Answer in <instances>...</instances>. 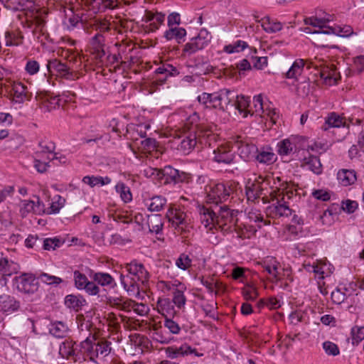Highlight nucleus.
<instances>
[{
	"label": "nucleus",
	"instance_id": "f257e3e1",
	"mask_svg": "<svg viewBox=\"0 0 364 364\" xmlns=\"http://www.w3.org/2000/svg\"><path fill=\"white\" fill-rule=\"evenodd\" d=\"M127 274H121L120 281L129 296L139 295L140 287L148 282L149 274L143 264L133 260L125 266Z\"/></svg>",
	"mask_w": 364,
	"mask_h": 364
},
{
	"label": "nucleus",
	"instance_id": "f03ea898",
	"mask_svg": "<svg viewBox=\"0 0 364 364\" xmlns=\"http://www.w3.org/2000/svg\"><path fill=\"white\" fill-rule=\"evenodd\" d=\"M91 334L89 333V336L79 343L80 351L82 353V360L97 363L98 360H103L110 354L112 343L103 338H97Z\"/></svg>",
	"mask_w": 364,
	"mask_h": 364
},
{
	"label": "nucleus",
	"instance_id": "7ed1b4c3",
	"mask_svg": "<svg viewBox=\"0 0 364 364\" xmlns=\"http://www.w3.org/2000/svg\"><path fill=\"white\" fill-rule=\"evenodd\" d=\"M198 117L196 112L190 114L183 123V154H188L197 144L196 130Z\"/></svg>",
	"mask_w": 364,
	"mask_h": 364
},
{
	"label": "nucleus",
	"instance_id": "20e7f679",
	"mask_svg": "<svg viewBox=\"0 0 364 364\" xmlns=\"http://www.w3.org/2000/svg\"><path fill=\"white\" fill-rule=\"evenodd\" d=\"M13 282L17 290L23 294H31L38 289L37 278L32 273H22L15 277Z\"/></svg>",
	"mask_w": 364,
	"mask_h": 364
},
{
	"label": "nucleus",
	"instance_id": "39448f33",
	"mask_svg": "<svg viewBox=\"0 0 364 364\" xmlns=\"http://www.w3.org/2000/svg\"><path fill=\"white\" fill-rule=\"evenodd\" d=\"M237 210H230L226 205L220 207L216 213V225L223 231L230 230L231 227L237 223Z\"/></svg>",
	"mask_w": 364,
	"mask_h": 364
},
{
	"label": "nucleus",
	"instance_id": "423d86ee",
	"mask_svg": "<svg viewBox=\"0 0 364 364\" xmlns=\"http://www.w3.org/2000/svg\"><path fill=\"white\" fill-rule=\"evenodd\" d=\"M158 287L162 291L173 295V303L181 309L182 306V284L181 282L174 279L171 281H161L158 282Z\"/></svg>",
	"mask_w": 364,
	"mask_h": 364
},
{
	"label": "nucleus",
	"instance_id": "0eeeda50",
	"mask_svg": "<svg viewBox=\"0 0 364 364\" xmlns=\"http://www.w3.org/2000/svg\"><path fill=\"white\" fill-rule=\"evenodd\" d=\"M80 346L73 340H65L59 347V354L63 358L71 360L74 362L82 360V353L80 351Z\"/></svg>",
	"mask_w": 364,
	"mask_h": 364
},
{
	"label": "nucleus",
	"instance_id": "6e6552de",
	"mask_svg": "<svg viewBox=\"0 0 364 364\" xmlns=\"http://www.w3.org/2000/svg\"><path fill=\"white\" fill-rule=\"evenodd\" d=\"M230 188L223 183H218L209 188L207 193V203L217 205L220 203L226 201L230 196Z\"/></svg>",
	"mask_w": 364,
	"mask_h": 364
},
{
	"label": "nucleus",
	"instance_id": "1a4fd4ad",
	"mask_svg": "<svg viewBox=\"0 0 364 364\" xmlns=\"http://www.w3.org/2000/svg\"><path fill=\"white\" fill-rule=\"evenodd\" d=\"M46 67L49 73L55 72L58 77L67 80H73L75 77L70 65H68L67 63H62L57 59L48 60Z\"/></svg>",
	"mask_w": 364,
	"mask_h": 364
},
{
	"label": "nucleus",
	"instance_id": "9d476101",
	"mask_svg": "<svg viewBox=\"0 0 364 364\" xmlns=\"http://www.w3.org/2000/svg\"><path fill=\"white\" fill-rule=\"evenodd\" d=\"M210 34L205 29H201L197 36L191 38L183 48V53L191 54L196 51L203 49L210 41Z\"/></svg>",
	"mask_w": 364,
	"mask_h": 364
},
{
	"label": "nucleus",
	"instance_id": "9b49d317",
	"mask_svg": "<svg viewBox=\"0 0 364 364\" xmlns=\"http://www.w3.org/2000/svg\"><path fill=\"white\" fill-rule=\"evenodd\" d=\"M11 89L9 91L14 102L22 104L26 101L31 100L32 92L27 86L21 82H12Z\"/></svg>",
	"mask_w": 364,
	"mask_h": 364
},
{
	"label": "nucleus",
	"instance_id": "f8f14e48",
	"mask_svg": "<svg viewBox=\"0 0 364 364\" xmlns=\"http://www.w3.org/2000/svg\"><path fill=\"white\" fill-rule=\"evenodd\" d=\"M4 6L12 11H24L31 14L37 12L38 9L33 0H1Z\"/></svg>",
	"mask_w": 364,
	"mask_h": 364
},
{
	"label": "nucleus",
	"instance_id": "ddd939ff",
	"mask_svg": "<svg viewBox=\"0 0 364 364\" xmlns=\"http://www.w3.org/2000/svg\"><path fill=\"white\" fill-rule=\"evenodd\" d=\"M20 213L22 217H26L28 213H33L36 215H42L46 213L45 205L39 198L37 201L33 200H23L21 201Z\"/></svg>",
	"mask_w": 364,
	"mask_h": 364
},
{
	"label": "nucleus",
	"instance_id": "4468645a",
	"mask_svg": "<svg viewBox=\"0 0 364 364\" xmlns=\"http://www.w3.org/2000/svg\"><path fill=\"white\" fill-rule=\"evenodd\" d=\"M20 308V301L14 296L3 294L0 295V311L4 314H12Z\"/></svg>",
	"mask_w": 364,
	"mask_h": 364
},
{
	"label": "nucleus",
	"instance_id": "2eb2a0df",
	"mask_svg": "<svg viewBox=\"0 0 364 364\" xmlns=\"http://www.w3.org/2000/svg\"><path fill=\"white\" fill-rule=\"evenodd\" d=\"M20 269L18 263L3 255L0 256V276L4 279L17 274Z\"/></svg>",
	"mask_w": 364,
	"mask_h": 364
},
{
	"label": "nucleus",
	"instance_id": "dca6fc26",
	"mask_svg": "<svg viewBox=\"0 0 364 364\" xmlns=\"http://www.w3.org/2000/svg\"><path fill=\"white\" fill-rule=\"evenodd\" d=\"M90 277L98 286L100 285L109 289H114L117 287L114 279L109 273L102 272H95L90 270Z\"/></svg>",
	"mask_w": 364,
	"mask_h": 364
},
{
	"label": "nucleus",
	"instance_id": "f3484780",
	"mask_svg": "<svg viewBox=\"0 0 364 364\" xmlns=\"http://www.w3.org/2000/svg\"><path fill=\"white\" fill-rule=\"evenodd\" d=\"M60 99L58 95L53 96L46 93L40 96L41 108L43 112H51L60 107Z\"/></svg>",
	"mask_w": 364,
	"mask_h": 364
},
{
	"label": "nucleus",
	"instance_id": "a211bd4d",
	"mask_svg": "<svg viewBox=\"0 0 364 364\" xmlns=\"http://www.w3.org/2000/svg\"><path fill=\"white\" fill-rule=\"evenodd\" d=\"M166 218L171 224V226L178 230V233H181L182 212L181 209L174 205L171 206L166 213Z\"/></svg>",
	"mask_w": 364,
	"mask_h": 364
},
{
	"label": "nucleus",
	"instance_id": "6ab92c4d",
	"mask_svg": "<svg viewBox=\"0 0 364 364\" xmlns=\"http://www.w3.org/2000/svg\"><path fill=\"white\" fill-rule=\"evenodd\" d=\"M145 21L149 22V31H155L159 29L165 21V14L161 12L147 11L145 15Z\"/></svg>",
	"mask_w": 364,
	"mask_h": 364
},
{
	"label": "nucleus",
	"instance_id": "aec40b11",
	"mask_svg": "<svg viewBox=\"0 0 364 364\" xmlns=\"http://www.w3.org/2000/svg\"><path fill=\"white\" fill-rule=\"evenodd\" d=\"M218 105L219 108L225 110L227 109L228 106L232 107L234 99L236 97V95L234 91L223 89L218 92Z\"/></svg>",
	"mask_w": 364,
	"mask_h": 364
},
{
	"label": "nucleus",
	"instance_id": "412c9836",
	"mask_svg": "<svg viewBox=\"0 0 364 364\" xmlns=\"http://www.w3.org/2000/svg\"><path fill=\"white\" fill-rule=\"evenodd\" d=\"M256 160L264 164H272L277 160V156L271 147H262L257 150Z\"/></svg>",
	"mask_w": 364,
	"mask_h": 364
},
{
	"label": "nucleus",
	"instance_id": "4be33fe9",
	"mask_svg": "<svg viewBox=\"0 0 364 364\" xmlns=\"http://www.w3.org/2000/svg\"><path fill=\"white\" fill-rule=\"evenodd\" d=\"M133 48L129 45H122L119 46L118 55L120 58V65L124 68H130L134 63V57L131 53Z\"/></svg>",
	"mask_w": 364,
	"mask_h": 364
},
{
	"label": "nucleus",
	"instance_id": "5701e85b",
	"mask_svg": "<svg viewBox=\"0 0 364 364\" xmlns=\"http://www.w3.org/2000/svg\"><path fill=\"white\" fill-rule=\"evenodd\" d=\"M86 304V300L81 295L68 294L65 298V305L70 309L78 312Z\"/></svg>",
	"mask_w": 364,
	"mask_h": 364
},
{
	"label": "nucleus",
	"instance_id": "b1692460",
	"mask_svg": "<svg viewBox=\"0 0 364 364\" xmlns=\"http://www.w3.org/2000/svg\"><path fill=\"white\" fill-rule=\"evenodd\" d=\"M214 161L218 163L230 164L233 161L234 154L225 146H220L214 151Z\"/></svg>",
	"mask_w": 364,
	"mask_h": 364
},
{
	"label": "nucleus",
	"instance_id": "393cba45",
	"mask_svg": "<svg viewBox=\"0 0 364 364\" xmlns=\"http://www.w3.org/2000/svg\"><path fill=\"white\" fill-rule=\"evenodd\" d=\"M107 303L110 306L125 312L132 310V301L126 300L122 297H109L107 299Z\"/></svg>",
	"mask_w": 364,
	"mask_h": 364
},
{
	"label": "nucleus",
	"instance_id": "a878e982",
	"mask_svg": "<svg viewBox=\"0 0 364 364\" xmlns=\"http://www.w3.org/2000/svg\"><path fill=\"white\" fill-rule=\"evenodd\" d=\"M164 184L176 183L181 181L180 171L171 166H166L163 168Z\"/></svg>",
	"mask_w": 364,
	"mask_h": 364
},
{
	"label": "nucleus",
	"instance_id": "bb28decb",
	"mask_svg": "<svg viewBox=\"0 0 364 364\" xmlns=\"http://www.w3.org/2000/svg\"><path fill=\"white\" fill-rule=\"evenodd\" d=\"M272 200H276L277 202L274 205V210L277 215L279 217H288L291 215L292 210L289 207L287 203L284 201V197L282 196L281 198H272Z\"/></svg>",
	"mask_w": 364,
	"mask_h": 364
},
{
	"label": "nucleus",
	"instance_id": "cd10ccee",
	"mask_svg": "<svg viewBox=\"0 0 364 364\" xmlns=\"http://www.w3.org/2000/svg\"><path fill=\"white\" fill-rule=\"evenodd\" d=\"M337 178L342 186H348L356 181V174L354 170L343 169L338 172Z\"/></svg>",
	"mask_w": 364,
	"mask_h": 364
},
{
	"label": "nucleus",
	"instance_id": "c85d7f7f",
	"mask_svg": "<svg viewBox=\"0 0 364 364\" xmlns=\"http://www.w3.org/2000/svg\"><path fill=\"white\" fill-rule=\"evenodd\" d=\"M39 151L35 152L36 157H43V154H48L54 155L55 144L51 140L48 139H43L38 142Z\"/></svg>",
	"mask_w": 364,
	"mask_h": 364
},
{
	"label": "nucleus",
	"instance_id": "c756f323",
	"mask_svg": "<svg viewBox=\"0 0 364 364\" xmlns=\"http://www.w3.org/2000/svg\"><path fill=\"white\" fill-rule=\"evenodd\" d=\"M304 164L315 174L319 175L322 173V164L318 156L309 154L304 157Z\"/></svg>",
	"mask_w": 364,
	"mask_h": 364
},
{
	"label": "nucleus",
	"instance_id": "7c9ffc66",
	"mask_svg": "<svg viewBox=\"0 0 364 364\" xmlns=\"http://www.w3.org/2000/svg\"><path fill=\"white\" fill-rule=\"evenodd\" d=\"M200 220L205 228H208L209 225H212L213 227L216 228V219L217 215L216 213L207 208H203L200 211Z\"/></svg>",
	"mask_w": 364,
	"mask_h": 364
},
{
	"label": "nucleus",
	"instance_id": "2f4dec72",
	"mask_svg": "<svg viewBox=\"0 0 364 364\" xmlns=\"http://www.w3.org/2000/svg\"><path fill=\"white\" fill-rule=\"evenodd\" d=\"M41 158L42 157H36L35 156L33 160V166L36 168V170L40 173H46L48 168L50 167V162L58 159L57 156V154H54V155L52 157H50L48 155L45 161H41Z\"/></svg>",
	"mask_w": 364,
	"mask_h": 364
},
{
	"label": "nucleus",
	"instance_id": "473e14b6",
	"mask_svg": "<svg viewBox=\"0 0 364 364\" xmlns=\"http://www.w3.org/2000/svg\"><path fill=\"white\" fill-rule=\"evenodd\" d=\"M146 224L151 232L158 234L162 229L163 223L160 215L152 214L147 216Z\"/></svg>",
	"mask_w": 364,
	"mask_h": 364
},
{
	"label": "nucleus",
	"instance_id": "72a5a7b5",
	"mask_svg": "<svg viewBox=\"0 0 364 364\" xmlns=\"http://www.w3.org/2000/svg\"><path fill=\"white\" fill-rule=\"evenodd\" d=\"M344 125L343 118L335 112L331 113L325 120L324 124L321 127L323 131H327L331 127H341Z\"/></svg>",
	"mask_w": 364,
	"mask_h": 364
},
{
	"label": "nucleus",
	"instance_id": "f704fd0d",
	"mask_svg": "<svg viewBox=\"0 0 364 364\" xmlns=\"http://www.w3.org/2000/svg\"><path fill=\"white\" fill-rule=\"evenodd\" d=\"M264 189L258 182H253L246 187V196L249 200L254 201L262 196Z\"/></svg>",
	"mask_w": 364,
	"mask_h": 364
},
{
	"label": "nucleus",
	"instance_id": "c9c22d12",
	"mask_svg": "<svg viewBox=\"0 0 364 364\" xmlns=\"http://www.w3.org/2000/svg\"><path fill=\"white\" fill-rule=\"evenodd\" d=\"M68 328L62 321H55L51 323L50 333L56 338H63L66 336Z\"/></svg>",
	"mask_w": 364,
	"mask_h": 364
},
{
	"label": "nucleus",
	"instance_id": "e433bc0d",
	"mask_svg": "<svg viewBox=\"0 0 364 364\" xmlns=\"http://www.w3.org/2000/svg\"><path fill=\"white\" fill-rule=\"evenodd\" d=\"M250 97L236 95L232 107H235L241 114L244 113V117H246L249 111L246 112L245 110L250 106Z\"/></svg>",
	"mask_w": 364,
	"mask_h": 364
},
{
	"label": "nucleus",
	"instance_id": "4c0bfd02",
	"mask_svg": "<svg viewBox=\"0 0 364 364\" xmlns=\"http://www.w3.org/2000/svg\"><path fill=\"white\" fill-rule=\"evenodd\" d=\"M157 309L160 314L164 316L165 318L168 317V315H172L176 313L173 310V307L169 299H160L157 302Z\"/></svg>",
	"mask_w": 364,
	"mask_h": 364
},
{
	"label": "nucleus",
	"instance_id": "58836bf2",
	"mask_svg": "<svg viewBox=\"0 0 364 364\" xmlns=\"http://www.w3.org/2000/svg\"><path fill=\"white\" fill-rule=\"evenodd\" d=\"M305 65V63L304 60L299 59L296 60L289 70L286 73V77L287 78H294L296 79L298 76H299L302 71L303 68Z\"/></svg>",
	"mask_w": 364,
	"mask_h": 364
},
{
	"label": "nucleus",
	"instance_id": "ea45409f",
	"mask_svg": "<svg viewBox=\"0 0 364 364\" xmlns=\"http://www.w3.org/2000/svg\"><path fill=\"white\" fill-rule=\"evenodd\" d=\"M164 37L167 41L175 40L180 43L182 40V28L180 26L168 27V29L164 33Z\"/></svg>",
	"mask_w": 364,
	"mask_h": 364
},
{
	"label": "nucleus",
	"instance_id": "a19ab883",
	"mask_svg": "<svg viewBox=\"0 0 364 364\" xmlns=\"http://www.w3.org/2000/svg\"><path fill=\"white\" fill-rule=\"evenodd\" d=\"M82 181L90 187H94L97 185L104 186L109 184L111 182V179L107 176L103 178L102 176H86L83 177Z\"/></svg>",
	"mask_w": 364,
	"mask_h": 364
},
{
	"label": "nucleus",
	"instance_id": "79ce46f5",
	"mask_svg": "<svg viewBox=\"0 0 364 364\" xmlns=\"http://www.w3.org/2000/svg\"><path fill=\"white\" fill-rule=\"evenodd\" d=\"M65 199L63 197L59 195L55 196L53 198V200L50 203V207L47 210H46L45 213L48 215L58 213L60 211V210L65 205Z\"/></svg>",
	"mask_w": 364,
	"mask_h": 364
},
{
	"label": "nucleus",
	"instance_id": "37998d69",
	"mask_svg": "<svg viewBox=\"0 0 364 364\" xmlns=\"http://www.w3.org/2000/svg\"><path fill=\"white\" fill-rule=\"evenodd\" d=\"M144 176L160 183H164L163 169L147 167L144 170Z\"/></svg>",
	"mask_w": 364,
	"mask_h": 364
},
{
	"label": "nucleus",
	"instance_id": "c03bdc74",
	"mask_svg": "<svg viewBox=\"0 0 364 364\" xmlns=\"http://www.w3.org/2000/svg\"><path fill=\"white\" fill-rule=\"evenodd\" d=\"M168 144L172 149L179 150L182 148L181 132L180 129L175 130L170 134Z\"/></svg>",
	"mask_w": 364,
	"mask_h": 364
},
{
	"label": "nucleus",
	"instance_id": "a18cd8bd",
	"mask_svg": "<svg viewBox=\"0 0 364 364\" xmlns=\"http://www.w3.org/2000/svg\"><path fill=\"white\" fill-rule=\"evenodd\" d=\"M63 243V241L57 237L43 238L41 247L45 250H55L57 247H60Z\"/></svg>",
	"mask_w": 364,
	"mask_h": 364
},
{
	"label": "nucleus",
	"instance_id": "49530a36",
	"mask_svg": "<svg viewBox=\"0 0 364 364\" xmlns=\"http://www.w3.org/2000/svg\"><path fill=\"white\" fill-rule=\"evenodd\" d=\"M166 203V198L161 196H154L150 199V203L146 204L150 211L161 210Z\"/></svg>",
	"mask_w": 364,
	"mask_h": 364
},
{
	"label": "nucleus",
	"instance_id": "de8ad7c7",
	"mask_svg": "<svg viewBox=\"0 0 364 364\" xmlns=\"http://www.w3.org/2000/svg\"><path fill=\"white\" fill-rule=\"evenodd\" d=\"M116 190L120 194V197L124 203H129L132 200L130 188L124 183H118L116 185Z\"/></svg>",
	"mask_w": 364,
	"mask_h": 364
},
{
	"label": "nucleus",
	"instance_id": "09e8293b",
	"mask_svg": "<svg viewBox=\"0 0 364 364\" xmlns=\"http://www.w3.org/2000/svg\"><path fill=\"white\" fill-rule=\"evenodd\" d=\"M321 77L324 80L325 83L329 85L336 84L338 77L334 70H329L328 68L323 70L320 73Z\"/></svg>",
	"mask_w": 364,
	"mask_h": 364
},
{
	"label": "nucleus",
	"instance_id": "8fccbe9b",
	"mask_svg": "<svg viewBox=\"0 0 364 364\" xmlns=\"http://www.w3.org/2000/svg\"><path fill=\"white\" fill-rule=\"evenodd\" d=\"M73 281L75 288L78 290H82L83 286H85L89 279L85 274L79 270H75L73 272Z\"/></svg>",
	"mask_w": 364,
	"mask_h": 364
},
{
	"label": "nucleus",
	"instance_id": "3c124183",
	"mask_svg": "<svg viewBox=\"0 0 364 364\" xmlns=\"http://www.w3.org/2000/svg\"><path fill=\"white\" fill-rule=\"evenodd\" d=\"M262 27L267 33H275L282 29V24L279 21H272L267 18V21L263 22Z\"/></svg>",
	"mask_w": 364,
	"mask_h": 364
},
{
	"label": "nucleus",
	"instance_id": "603ef678",
	"mask_svg": "<svg viewBox=\"0 0 364 364\" xmlns=\"http://www.w3.org/2000/svg\"><path fill=\"white\" fill-rule=\"evenodd\" d=\"M277 152L281 156H287L293 150V145L289 139H284L277 144Z\"/></svg>",
	"mask_w": 364,
	"mask_h": 364
},
{
	"label": "nucleus",
	"instance_id": "864d4df0",
	"mask_svg": "<svg viewBox=\"0 0 364 364\" xmlns=\"http://www.w3.org/2000/svg\"><path fill=\"white\" fill-rule=\"evenodd\" d=\"M352 343L358 345L364 339V326H354L351 329Z\"/></svg>",
	"mask_w": 364,
	"mask_h": 364
},
{
	"label": "nucleus",
	"instance_id": "5fc2aeb1",
	"mask_svg": "<svg viewBox=\"0 0 364 364\" xmlns=\"http://www.w3.org/2000/svg\"><path fill=\"white\" fill-rule=\"evenodd\" d=\"M82 290L90 296H99L100 292L99 286L93 280H89L85 286H83Z\"/></svg>",
	"mask_w": 364,
	"mask_h": 364
},
{
	"label": "nucleus",
	"instance_id": "6e6d98bb",
	"mask_svg": "<svg viewBox=\"0 0 364 364\" xmlns=\"http://www.w3.org/2000/svg\"><path fill=\"white\" fill-rule=\"evenodd\" d=\"M43 238L38 235H29L25 240V245L28 248H41Z\"/></svg>",
	"mask_w": 364,
	"mask_h": 364
},
{
	"label": "nucleus",
	"instance_id": "4d7b16f0",
	"mask_svg": "<svg viewBox=\"0 0 364 364\" xmlns=\"http://www.w3.org/2000/svg\"><path fill=\"white\" fill-rule=\"evenodd\" d=\"M38 278L41 279V280L43 282L47 284H50H50L58 285L63 282V279L61 278L55 277V276L50 275L47 273H41L39 275Z\"/></svg>",
	"mask_w": 364,
	"mask_h": 364
},
{
	"label": "nucleus",
	"instance_id": "13d9d810",
	"mask_svg": "<svg viewBox=\"0 0 364 364\" xmlns=\"http://www.w3.org/2000/svg\"><path fill=\"white\" fill-rule=\"evenodd\" d=\"M242 295L246 300L253 301L257 297L258 293L254 286L246 285L242 289Z\"/></svg>",
	"mask_w": 364,
	"mask_h": 364
},
{
	"label": "nucleus",
	"instance_id": "bf43d9fd",
	"mask_svg": "<svg viewBox=\"0 0 364 364\" xmlns=\"http://www.w3.org/2000/svg\"><path fill=\"white\" fill-rule=\"evenodd\" d=\"M248 46L247 43L243 41H237L232 45L225 46V50L229 53L240 52Z\"/></svg>",
	"mask_w": 364,
	"mask_h": 364
},
{
	"label": "nucleus",
	"instance_id": "052dcab7",
	"mask_svg": "<svg viewBox=\"0 0 364 364\" xmlns=\"http://www.w3.org/2000/svg\"><path fill=\"white\" fill-rule=\"evenodd\" d=\"M181 23V14L177 12H171L167 16V26H180Z\"/></svg>",
	"mask_w": 364,
	"mask_h": 364
},
{
	"label": "nucleus",
	"instance_id": "680f3d73",
	"mask_svg": "<svg viewBox=\"0 0 364 364\" xmlns=\"http://www.w3.org/2000/svg\"><path fill=\"white\" fill-rule=\"evenodd\" d=\"M68 65H70L73 68V71L75 73V70L79 68L81 66V58L80 57L73 51L71 55H70L69 58L67 60Z\"/></svg>",
	"mask_w": 364,
	"mask_h": 364
},
{
	"label": "nucleus",
	"instance_id": "e2e57ef3",
	"mask_svg": "<svg viewBox=\"0 0 364 364\" xmlns=\"http://www.w3.org/2000/svg\"><path fill=\"white\" fill-rule=\"evenodd\" d=\"M4 41L6 46H18L21 43V39L10 31L5 32Z\"/></svg>",
	"mask_w": 364,
	"mask_h": 364
},
{
	"label": "nucleus",
	"instance_id": "0e129e2a",
	"mask_svg": "<svg viewBox=\"0 0 364 364\" xmlns=\"http://www.w3.org/2000/svg\"><path fill=\"white\" fill-rule=\"evenodd\" d=\"M323 348L325 352L329 355H337L340 351L336 344L331 341H325L323 343Z\"/></svg>",
	"mask_w": 364,
	"mask_h": 364
},
{
	"label": "nucleus",
	"instance_id": "69168bd1",
	"mask_svg": "<svg viewBox=\"0 0 364 364\" xmlns=\"http://www.w3.org/2000/svg\"><path fill=\"white\" fill-rule=\"evenodd\" d=\"M165 353L168 358L174 359L182 355V346L177 347L171 346L165 348Z\"/></svg>",
	"mask_w": 364,
	"mask_h": 364
},
{
	"label": "nucleus",
	"instance_id": "338daca9",
	"mask_svg": "<svg viewBox=\"0 0 364 364\" xmlns=\"http://www.w3.org/2000/svg\"><path fill=\"white\" fill-rule=\"evenodd\" d=\"M40 69V65L38 62L34 60H28L25 66V70L30 75L36 74Z\"/></svg>",
	"mask_w": 364,
	"mask_h": 364
},
{
	"label": "nucleus",
	"instance_id": "774afa93",
	"mask_svg": "<svg viewBox=\"0 0 364 364\" xmlns=\"http://www.w3.org/2000/svg\"><path fill=\"white\" fill-rule=\"evenodd\" d=\"M164 326L167 328L171 333L174 334L178 333L181 330V327L178 323L168 317L165 318Z\"/></svg>",
	"mask_w": 364,
	"mask_h": 364
}]
</instances>
